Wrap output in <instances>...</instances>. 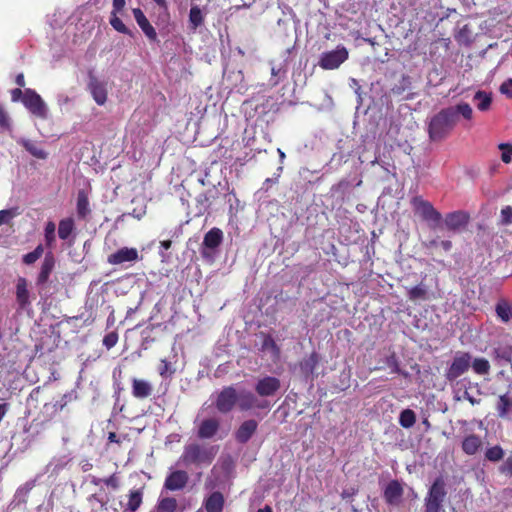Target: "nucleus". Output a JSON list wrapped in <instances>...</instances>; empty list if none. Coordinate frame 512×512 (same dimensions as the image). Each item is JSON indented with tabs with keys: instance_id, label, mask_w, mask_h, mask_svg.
Instances as JSON below:
<instances>
[{
	"instance_id": "obj_48",
	"label": "nucleus",
	"mask_w": 512,
	"mask_h": 512,
	"mask_svg": "<svg viewBox=\"0 0 512 512\" xmlns=\"http://www.w3.org/2000/svg\"><path fill=\"white\" fill-rule=\"evenodd\" d=\"M196 201L197 203L201 206V208L198 210V213L197 215H202L204 214V212L207 210L208 208V197L206 194H200L197 198H196Z\"/></svg>"
},
{
	"instance_id": "obj_46",
	"label": "nucleus",
	"mask_w": 512,
	"mask_h": 512,
	"mask_svg": "<svg viewBox=\"0 0 512 512\" xmlns=\"http://www.w3.org/2000/svg\"><path fill=\"white\" fill-rule=\"evenodd\" d=\"M118 342V334L112 331L106 334L103 338V345L109 350L113 348Z\"/></svg>"
},
{
	"instance_id": "obj_8",
	"label": "nucleus",
	"mask_w": 512,
	"mask_h": 512,
	"mask_svg": "<svg viewBox=\"0 0 512 512\" xmlns=\"http://www.w3.org/2000/svg\"><path fill=\"white\" fill-rule=\"evenodd\" d=\"M471 366V357L468 353H458L446 371V378L454 381L464 374Z\"/></svg>"
},
{
	"instance_id": "obj_7",
	"label": "nucleus",
	"mask_w": 512,
	"mask_h": 512,
	"mask_svg": "<svg viewBox=\"0 0 512 512\" xmlns=\"http://www.w3.org/2000/svg\"><path fill=\"white\" fill-rule=\"evenodd\" d=\"M469 220L470 216L467 212L458 210L446 214L443 220V226L449 232L459 233L465 229Z\"/></svg>"
},
{
	"instance_id": "obj_4",
	"label": "nucleus",
	"mask_w": 512,
	"mask_h": 512,
	"mask_svg": "<svg viewBox=\"0 0 512 512\" xmlns=\"http://www.w3.org/2000/svg\"><path fill=\"white\" fill-rule=\"evenodd\" d=\"M414 211L423 220L430 223L431 227H437L440 225L442 215L432 206L428 201H425L419 197H415L412 200Z\"/></svg>"
},
{
	"instance_id": "obj_29",
	"label": "nucleus",
	"mask_w": 512,
	"mask_h": 512,
	"mask_svg": "<svg viewBox=\"0 0 512 512\" xmlns=\"http://www.w3.org/2000/svg\"><path fill=\"white\" fill-rule=\"evenodd\" d=\"M75 230V222L72 217L61 219L58 224V236L61 240H67Z\"/></svg>"
},
{
	"instance_id": "obj_58",
	"label": "nucleus",
	"mask_w": 512,
	"mask_h": 512,
	"mask_svg": "<svg viewBox=\"0 0 512 512\" xmlns=\"http://www.w3.org/2000/svg\"><path fill=\"white\" fill-rule=\"evenodd\" d=\"M357 492V490L355 488H349L347 490H344L342 492V498L343 499H347V498H351L353 495H355Z\"/></svg>"
},
{
	"instance_id": "obj_1",
	"label": "nucleus",
	"mask_w": 512,
	"mask_h": 512,
	"mask_svg": "<svg viewBox=\"0 0 512 512\" xmlns=\"http://www.w3.org/2000/svg\"><path fill=\"white\" fill-rule=\"evenodd\" d=\"M216 456L213 446H206L199 443H190L184 446L179 462L184 466L210 465Z\"/></svg>"
},
{
	"instance_id": "obj_27",
	"label": "nucleus",
	"mask_w": 512,
	"mask_h": 512,
	"mask_svg": "<svg viewBox=\"0 0 512 512\" xmlns=\"http://www.w3.org/2000/svg\"><path fill=\"white\" fill-rule=\"evenodd\" d=\"M76 212L78 219L86 220L91 213L88 195L84 190H80L77 194Z\"/></svg>"
},
{
	"instance_id": "obj_9",
	"label": "nucleus",
	"mask_w": 512,
	"mask_h": 512,
	"mask_svg": "<svg viewBox=\"0 0 512 512\" xmlns=\"http://www.w3.org/2000/svg\"><path fill=\"white\" fill-rule=\"evenodd\" d=\"M125 5V0L112 1V10L110 12L109 23L115 31L133 37V32L126 27V25L119 17V14H121L125 8Z\"/></svg>"
},
{
	"instance_id": "obj_56",
	"label": "nucleus",
	"mask_w": 512,
	"mask_h": 512,
	"mask_svg": "<svg viewBox=\"0 0 512 512\" xmlns=\"http://www.w3.org/2000/svg\"><path fill=\"white\" fill-rule=\"evenodd\" d=\"M67 397L68 395L64 394L60 401H57L56 403L53 404L54 411H60L67 405Z\"/></svg>"
},
{
	"instance_id": "obj_52",
	"label": "nucleus",
	"mask_w": 512,
	"mask_h": 512,
	"mask_svg": "<svg viewBox=\"0 0 512 512\" xmlns=\"http://www.w3.org/2000/svg\"><path fill=\"white\" fill-rule=\"evenodd\" d=\"M126 439H128L127 435H124L121 437V436H118L115 432H109L107 446H109L111 443L120 445L122 443V441L126 440Z\"/></svg>"
},
{
	"instance_id": "obj_10",
	"label": "nucleus",
	"mask_w": 512,
	"mask_h": 512,
	"mask_svg": "<svg viewBox=\"0 0 512 512\" xmlns=\"http://www.w3.org/2000/svg\"><path fill=\"white\" fill-rule=\"evenodd\" d=\"M239 400L237 407L240 411H249L252 409H268L270 403L267 400H259L252 392L242 390L238 392Z\"/></svg>"
},
{
	"instance_id": "obj_14",
	"label": "nucleus",
	"mask_w": 512,
	"mask_h": 512,
	"mask_svg": "<svg viewBox=\"0 0 512 512\" xmlns=\"http://www.w3.org/2000/svg\"><path fill=\"white\" fill-rule=\"evenodd\" d=\"M89 82L88 90L90 91L94 101L102 106L107 101V89L103 82L99 81L93 71L88 72Z\"/></svg>"
},
{
	"instance_id": "obj_47",
	"label": "nucleus",
	"mask_w": 512,
	"mask_h": 512,
	"mask_svg": "<svg viewBox=\"0 0 512 512\" xmlns=\"http://www.w3.org/2000/svg\"><path fill=\"white\" fill-rule=\"evenodd\" d=\"M502 150L501 159L504 163H510L512 160V146L509 144L502 143L499 145Z\"/></svg>"
},
{
	"instance_id": "obj_25",
	"label": "nucleus",
	"mask_w": 512,
	"mask_h": 512,
	"mask_svg": "<svg viewBox=\"0 0 512 512\" xmlns=\"http://www.w3.org/2000/svg\"><path fill=\"white\" fill-rule=\"evenodd\" d=\"M223 237V231L220 228L213 227L204 235L202 245L204 248L214 250L221 245Z\"/></svg>"
},
{
	"instance_id": "obj_43",
	"label": "nucleus",
	"mask_w": 512,
	"mask_h": 512,
	"mask_svg": "<svg viewBox=\"0 0 512 512\" xmlns=\"http://www.w3.org/2000/svg\"><path fill=\"white\" fill-rule=\"evenodd\" d=\"M93 483L95 485H98L99 483H104L106 486L111 487L112 489L116 490L119 488V477L116 473H113L107 478L103 479H94Z\"/></svg>"
},
{
	"instance_id": "obj_49",
	"label": "nucleus",
	"mask_w": 512,
	"mask_h": 512,
	"mask_svg": "<svg viewBox=\"0 0 512 512\" xmlns=\"http://www.w3.org/2000/svg\"><path fill=\"white\" fill-rule=\"evenodd\" d=\"M499 90L501 94L509 98H512V78H509L508 80L503 82Z\"/></svg>"
},
{
	"instance_id": "obj_55",
	"label": "nucleus",
	"mask_w": 512,
	"mask_h": 512,
	"mask_svg": "<svg viewBox=\"0 0 512 512\" xmlns=\"http://www.w3.org/2000/svg\"><path fill=\"white\" fill-rule=\"evenodd\" d=\"M431 245H433V246L439 245L445 251H449L452 248V243L449 240H442L440 242L433 240L431 242Z\"/></svg>"
},
{
	"instance_id": "obj_42",
	"label": "nucleus",
	"mask_w": 512,
	"mask_h": 512,
	"mask_svg": "<svg viewBox=\"0 0 512 512\" xmlns=\"http://www.w3.org/2000/svg\"><path fill=\"white\" fill-rule=\"evenodd\" d=\"M43 252V246L39 244L32 252H29L23 256V262L27 265H31L43 255Z\"/></svg>"
},
{
	"instance_id": "obj_50",
	"label": "nucleus",
	"mask_w": 512,
	"mask_h": 512,
	"mask_svg": "<svg viewBox=\"0 0 512 512\" xmlns=\"http://www.w3.org/2000/svg\"><path fill=\"white\" fill-rule=\"evenodd\" d=\"M271 74H272L273 77L277 78L275 80V82H274V84L276 85V84H278L280 79L285 77L286 70H284L281 66L273 65L272 68H271Z\"/></svg>"
},
{
	"instance_id": "obj_51",
	"label": "nucleus",
	"mask_w": 512,
	"mask_h": 512,
	"mask_svg": "<svg viewBox=\"0 0 512 512\" xmlns=\"http://www.w3.org/2000/svg\"><path fill=\"white\" fill-rule=\"evenodd\" d=\"M0 128L10 129L9 116L6 111L0 105Z\"/></svg>"
},
{
	"instance_id": "obj_57",
	"label": "nucleus",
	"mask_w": 512,
	"mask_h": 512,
	"mask_svg": "<svg viewBox=\"0 0 512 512\" xmlns=\"http://www.w3.org/2000/svg\"><path fill=\"white\" fill-rule=\"evenodd\" d=\"M23 96H24V92L20 88H15L11 91V100L13 102H17L19 100L22 101Z\"/></svg>"
},
{
	"instance_id": "obj_17",
	"label": "nucleus",
	"mask_w": 512,
	"mask_h": 512,
	"mask_svg": "<svg viewBox=\"0 0 512 512\" xmlns=\"http://www.w3.org/2000/svg\"><path fill=\"white\" fill-rule=\"evenodd\" d=\"M138 260V251L136 248L123 247L108 256L107 261L111 265H119L125 262H134Z\"/></svg>"
},
{
	"instance_id": "obj_23",
	"label": "nucleus",
	"mask_w": 512,
	"mask_h": 512,
	"mask_svg": "<svg viewBox=\"0 0 512 512\" xmlns=\"http://www.w3.org/2000/svg\"><path fill=\"white\" fill-rule=\"evenodd\" d=\"M224 504V495L219 491H214L207 498H205L203 506L206 512H222Z\"/></svg>"
},
{
	"instance_id": "obj_24",
	"label": "nucleus",
	"mask_w": 512,
	"mask_h": 512,
	"mask_svg": "<svg viewBox=\"0 0 512 512\" xmlns=\"http://www.w3.org/2000/svg\"><path fill=\"white\" fill-rule=\"evenodd\" d=\"M449 114L452 116L455 123L458 121V117H462L465 120H472L473 118V109L466 102H460L455 106H450L446 108Z\"/></svg>"
},
{
	"instance_id": "obj_6",
	"label": "nucleus",
	"mask_w": 512,
	"mask_h": 512,
	"mask_svg": "<svg viewBox=\"0 0 512 512\" xmlns=\"http://www.w3.org/2000/svg\"><path fill=\"white\" fill-rule=\"evenodd\" d=\"M22 103L33 115L41 119L47 118V107L41 96L33 89H25Z\"/></svg>"
},
{
	"instance_id": "obj_32",
	"label": "nucleus",
	"mask_w": 512,
	"mask_h": 512,
	"mask_svg": "<svg viewBox=\"0 0 512 512\" xmlns=\"http://www.w3.org/2000/svg\"><path fill=\"white\" fill-rule=\"evenodd\" d=\"M22 145L26 151H28L33 157L37 159L44 160L48 157V153L40 145L33 141L24 140Z\"/></svg>"
},
{
	"instance_id": "obj_61",
	"label": "nucleus",
	"mask_w": 512,
	"mask_h": 512,
	"mask_svg": "<svg viewBox=\"0 0 512 512\" xmlns=\"http://www.w3.org/2000/svg\"><path fill=\"white\" fill-rule=\"evenodd\" d=\"M7 411H8V404H6V403L0 404V422L6 415Z\"/></svg>"
},
{
	"instance_id": "obj_59",
	"label": "nucleus",
	"mask_w": 512,
	"mask_h": 512,
	"mask_svg": "<svg viewBox=\"0 0 512 512\" xmlns=\"http://www.w3.org/2000/svg\"><path fill=\"white\" fill-rule=\"evenodd\" d=\"M463 398L468 400L472 405L479 404V399L474 398L468 392H464Z\"/></svg>"
},
{
	"instance_id": "obj_45",
	"label": "nucleus",
	"mask_w": 512,
	"mask_h": 512,
	"mask_svg": "<svg viewBox=\"0 0 512 512\" xmlns=\"http://www.w3.org/2000/svg\"><path fill=\"white\" fill-rule=\"evenodd\" d=\"M408 295L411 300L422 299L426 295V289L423 285H417L409 290Z\"/></svg>"
},
{
	"instance_id": "obj_26",
	"label": "nucleus",
	"mask_w": 512,
	"mask_h": 512,
	"mask_svg": "<svg viewBox=\"0 0 512 512\" xmlns=\"http://www.w3.org/2000/svg\"><path fill=\"white\" fill-rule=\"evenodd\" d=\"M403 494V488L398 481H391L385 491L384 497L389 504H398Z\"/></svg>"
},
{
	"instance_id": "obj_37",
	"label": "nucleus",
	"mask_w": 512,
	"mask_h": 512,
	"mask_svg": "<svg viewBox=\"0 0 512 512\" xmlns=\"http://www.w3.org/2000/svg\"><path fill=\"white\" fill-rule=\"evenodd\" d=\"M55 229H56V225L54 222L48 221L46 223L45 229H44V238H45L46 246L49 248H52L56 241Z\"/></svg>"
},
{
	"instance_id": "obj_22",
	"label": "nucleus",
	"mask_w": 512,
	"mask_h": 512,
	"mask_svg": "<svg viewBox=\"0 0 512 512\" xmlns=\"http://www.w3.org/2000/svg\"><path fill=\"white\" fill-rule=\"evenodd\" d=\"M496 409L500 418L512 420V386L505 394L499 396Z\"/></svg>"
},
{
	"instance_id": "obj_63",
	"label": "nucleus",
	"mask_w": 512,
	"mask_h": 512,
	"mask_svg": "<svg viewBox=\"0 0 512 512\" xmlns=\"http://www.w3.org/2000/svg\"><path fill=\"white\" fill-rule=\"evenodd\" d=\"M171 245H172V241L171 240H163L160 242V246L165 249V250H168L171 248Z\"/></svg>"
},
{
	"instance_id": "obj_34",
	"label": "nucleus",
	"mask_w": 512,
	"mask_h": 512,
	"mask_svg": "<svg viewBox=\"0 0 512 512\" xmlns=\"http://www.w3.org/2000/svg\"><path fill=\"white\" fill-rule=\"evenodd\" d=\"M495 357L500 362L511 363L512 362V346L511 345H499L494 350Z\"/></svg>"
},
{
	"instance_id": "obj_41",
	"label": "nucleus",
	"mask_w": 512,
	"mask_h": 512,
	"mask_svg": "<svg viewBox=\"0 0 512 512\" xmlns=\"http://www.w3.org/2000/svg\"><path fill=\"white\" fill-rule=\"evenodd\" d=\"M472 368L475 373L484 375L490 370V364L485 358H476L472 363Z\"/></svg>"
},
{
	"instance_id": "obj_5",
	"label": "nucleus",
	"mask_w": 512,
	"mask_h": 512,
	"mask_svg": "<svg viewBox=\"0 0 512 512\" xmlns=\"http://www.w3.org/2000/svg\"><path fill=\"white\" fill-rule=\"evenodd\" d=\"M238 400L239 396L235 387L226 386L218 393L215 407L220 413L228 414L237 406Z\"/></svg>"
},
{
	"instance_id": "obj_19",
	"label": "nucleus",
	"mask_w": 512,
	"mask_h": 512,
	"mask_svg": "<svg viewBox=\"0 0 512 512\" xmlns=\"http://www.w3.org/2000/svg\"><path fill=\"white\" fill-rule=\"evenodd\" d=\"M258 428V423L254 419L245 420L235 431V440L240 444L247 443Z\"/></svg>"
},
{
	"instance_id": "obj_21",
	"label": "nucleus",
	"mask_w": 512,
	"mask_h": 512,
	"mask_svg": "<svg viewBox=\"0 0 512 512\" xmlns=\"http://www.w3.org/2000/svg\"><path fill=\"white\" fill-rule=\"evenodd\" d=\"M220 428V422L216 418H206L201 421L197 430V437L199 439L213 438Z\"/></svg>"
},
{
	"instance_id": "obj_38",
	"label": "nucleus",
	"mask_w": 512,
	"mask_h": 512,
	"mask_svg": "<svg viewBox=\"0 0 512 512\" xmlns=\"http://www.w3.org/2000/svg\"><path fill=\"white\" fill-rule=\"evenodd\" d=\"M157 370L162 378H171L176 372L175 367L167 359L160 360Z\"/></svg>"
},
{
	"instance_id": "obj_64",
	"label": "nucleus",
	"mask_w": 512,
	"mask_h": 512,
	"mask_svg": "<svg viewBox=\"0 0 512 512\" xmlns=\"http://www.w3.org/2000/svg\"><path fill=\"white\" fill-rule=\"evenodd\" d=\"M257 512H273L272 508L266 505L264 508L259 509Z\"/></svg>"
},
{
	"instance_id": "obj_16",
	"label": "nucleus",
	"mask_w": 512,
	"mask_h": 512,
	"mask_svg": "<svg viewBox=\"0 0 512 512\" xmlns=\"http://www.w3.org/2000/svg\"><path fill=\"white\" fill-rule=\"evenodd\" d=\"M153 390V385L149 381L136 377L131 379V394L134 398L146 399L152 395Z\"/></svg>"
},
{
	"instance_id": "obj_13",
	"label": "nucleus",
	"mask_w": 512,
	"mask_h": 512,
	"mask_svg": "<svg viewBox=\"0 0 512 512\" xmlns=\"http://www.w3.org/2000/svg\"><path fill=\"white\" fill-rule=\"evenodd\" d=\"M15 297L19 311H28L31 309L30 291L26 278L19 277L17 279Z\"/></svg>"
},
{
	"instance_id": "obj_36",
	"label": "nucleus",
	"mask_w": 512,
	"mask_h": 512,
	"mask_svg": "<svg viewBox=\"0 0 512 512\" xmlns=\"http://www.w3.org/2000/svg\"><path fill=\"white\" fill-rule=\"evenodd\" d=\"M36 486V480H29L21 485L16 491V497L19 498L20 501L26 503L27 498L31 490Z\"/></svg>"
},
{
	"instance_id": "obj_54",
	"label": "nucleus",
	"mask_w": 512,
	"mask_h": 512,
	"mask_svg": "<svg viewBox=\"0 0 512 512\" xmlns=\"http://www.w3.org/2000/svg\"><path fill=\"white\" fill-rule=\"evenodd\" d=\"M502 219L505 224L512 223V207L507 206L501 211Z\"/></svg>"
},
{
	"instance_id": "obj_20",
	"label": "nucleus",
	"mask_w": 512,
	"mask_h": 512,
	"mask_svg": "<svg viewBox=\"0 0 512 512\" xmlns=\"http://www.w3.org/2000/svg\"><path fill=\"white\" fill-rule=\"evenodd\" d=\"M55 267V257L52 252L46 253L40 267V272L36 279V285L43 287L49 280V277Z\"/></svg>"
},
{
	"instance_id": "obj_44",
	"label": "nucleus",
	"mask_w": 512,
	"mask_h": 512,
	"mask_svg": "<svg viewBox=\"0 0 512 512\" xmlns=\"http://www.w3.org/2000/svg\"><path fill=\"white\" fill-rule=\"evenodd\" d=\"M485 456L490 461H494V462L499 461L503 458L504 451L500 446L496 445V446L489 448L486 451Z\"/></svg>"
},
{
	"instance_id": "obj_30",
	"label": "nucleus",
	"mask_w": 512,
	"mask_h": 512,
	"mask_svg": "<svg viewBox=\"0 0 512 512\" xmlns=\"http://www.w3.org/2000/svg\"><path fill=\"white\" fill-rule=\"evenodd\" d=\"M473 101L479 111L485 112L491 107L492 96L485 91H477L473 97Z\"/></svg>"
},
{
	"instance_id": "obj_40",
	"label": "nucleus",
	"mask_w": 512,
	"mask_h": 512,
	"mask_svg": "<svg viewBox=\"0 0 512 512\" xmlns=\"http://www.w3.org/2000/svg\"><path fill=\"white\" fill-rule=\"evenodd\" d=\"M177 507V501L175 498L172 497H166L162 498L158 502V511L159 512H174Z\"/></svg>"
},
{
	"instance_id": "obj_12",
	"label": "nucleus",
	"mask_w": 512,
	"mask_h": 512,
	"mask_svg": "<svg viewBox=\"0 0 512 512\" xmlns=\"http://www.w3.org/2000/svg\"><path fill=\"white\" fill-rule=\"evenodd\" d=\"M281 388V382L273 376L260 378L255 384V392L260 397L274 396Z\"/></svg>"
},
{
	"instance_id": "obj_11",
	"label": "nucleus",
	"mask_w": 512,
	"mask_h": 512,
	"mask_svg": "<svg viewBox=\"0 0 512 512\" xmlns=\"http://www.w3.org/2000/svg\"><path fill=\"white\" fill-rule=\"evenodd\" d=\"M348 59V51L344 46L322 54V69H337Z\"/></svg>"
},
{
	"instance_id": "obj_62",
	"label": "nucleus",
	"mask_w": 512,
	"mask_h": 512,
	"mask_svg": "<svg viewBox=\"0 0 512 512\" xmlns=\"http://www.w3.org/2000/svg\"><path fill=\"white\" fill-rule=\"evenodd\" d=\"M263 346L264 347H276V344H275V341L270 336H268L264 340Z\"/></svg>"
},
{
	"instance_id": "obj_33",
	"label": "nucleus",
	"mask_w": 512,
	"mask_h": 512,
	"mask_svg": "<svg viewBox=\"0 0 512 512\" xmlns=\"http://www.w3.org/2000/svg\"><path fill=\"white\" fill-rule=\"evenodd\" d=\"M143 492L140 489L131 490L128 495V503L125 508L130 512H135L142 504Z\"/></svg>"
},
{
	"instance_id": "obj_2",
	"label": "nucleus",
	"mask_w": 512,
	"mask_h": 512,
	"mask_svg": "<svg viewBox=\"0 0 512 512\" xmlns=\"http://www.w3.org/2000/svg\"><path fill=\"white\" fill-rule=\"evenodd\" d=\"M456 125L448 110L442 109L434 115L428 124V133L432 141H440L446 138Z\"/></svg>"
},
{
	"instance_id": "obj_28",
	"label": "nucleus",
	"mask_w": 512,
	"mask_h": 512,
	"mask_svg": "<svg viewBox=\"0 0 512 512\" xmlns=\"http://www.w3.org/2000/svg\"><path fill=\"white\" fill-rule=\"evenodd\" d=\"M482 446V440L477 435H468L462 442V449L468 455H474Z\"/></svg>"
},
{
	"instance_id": "obj_35",
	"label": "nucleus",
	"mask_w": 512,
	"mask_h": 512,
	"mask_svg": "<svg viewBox=\"0 0 512 512\" xmlns=\"http://www.w3.org/2000/svg\"><path fill=\"white\" fill-rule=\"evenodd\" d=\"M204 22V16L202 14L201 9L195 5L192 6L189 12V23L190 27L193 30H196L199 26H201Z\"/></svg>"
},
{
	"instance_id": "obj_18",
	"label": "nucleus",
	"mask_w": 512,
	"mask_h": 512,
	"mask_svg": "<svg viewBox=\"0 0 512 512\" xmlns=\"http://www.w3.org/2000/svg\"><path fill=\"white\" fill-rule=\"evenodd\" d=\"M133 16L138 26L150 41H157V33L155 28L151 25L144 12L140 8L132 9Z\"/></svg>"
},
{
	"instance_id": "obj_3",
	"label": "nucleus",
	"mask_w": 512,
	"mask_h": 512,
	"mask_svg": "<svg viewBox=\"0 0 512 512\" xmlns=\"http://www.w3.org/2000/svg\"><path fill=\"white\" fill-rule=\"evenodd\" d=\"M446 496L445 483L438 478L434 481L425 498V512H440Z\"/></svg>"
},
{
	"instance_id": "obj_39",
	"label": "nucleus",
	"mask_w": 512,
	"mask_h": 512,
	"mask_svg": "<svg viewBox=\"0 0 512 512\" xmlns=\"http://www.w3.org/2000/svg\"><path fill=\"white\" fill-rule=\"evenodd\" d=\"M416 416L415 413L410 409H405L401 412L399 417V423L404 428H410L415 424Z\"/></svg>"
},
{
	"instance_id": "obj_31",
	"label": "nucleus",
	"mask_w": 512,
	"mask_h": 512,
	"mask_svg": "<svg viewBox=\"0 0 512 512\" xmlns=\"http://www.w3.org/2000/svg\"><path fill=\"white\" fill-rule=\"evenodd\" d=\"M495 311L499 319L508 323L512 320V305L505 300H500L495 307Z\"/></svg>"
},
{
	"instance_id": "obj_15",
	"label": "nucleus",
	"mask_w": 512,
	"mask_h": 512,
	"mask_svg": "<svg viewBox=\"0 0 512 512\" xmlns=\"http://www.w3.org/2000/svg\"><path fill=\"white\" fill-rule=\"evenodd\" d=\"M189 480V475L184 470H175L167 475L164 488L169 491H178L185 488Z\"/></svg>"
},
{
	"instance_id": "obj_60",
	"label": "nucleus",
	"mask_w": 512,
	"mask_h": 512,
	"mask_svg": "<svg viewBox=\"0 0 512 512\" xmlns=\"http://www.w3.org/2000/svg\"><path fill=\"white\" fill-rule=\"evenodd\" d=\"M15 83L19 86V87H24L25 86V78H24V75L22 73L18 74L15 78Z\"/></svg>"
},
{
	"instance_id": "obj_53",
	"label": "nucleus",
	"mask_w": 512,
	"mask_h": 512,
	"mask_svg": "<svg viewBox=\"0 0 512 512\" xmlns=\"http://www.w3.org/2000/svg\"><path fill=\"white\" fill-rule=\"evenodd\" d=\"M14 216L15 214L12 212V210H0V226L8 223L9 220L12 219Z\"/></svg>"
}]
</instances>
